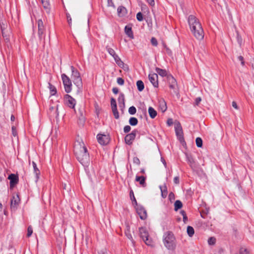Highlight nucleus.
I'll use <instances>...</instances> for the list:
<instances>
[{
	"label": "nucleus",
	"mask_w": 254,
	"mask_h": 254,
	"mask_svg": "<svg viewBox=\"0 0 254 254\" xmlns=\"http://www.w3.org/2000/svg\"><path fill=\"white\" fill-rule=\"evenodd\" d=\"M136 112V108L134 106L130 107L128 109V113L130 115H134Z\"/></svg>",
	"instance_id": "nucleus-38"
},
{
	"label": "nucleus",
	"mask_w": 254,
	"mask_h": 254,
	"mask_svg": "<svg viewBox=\"0 0 254 254\" xmlns=\"http://www.w3.org/2000/svg\"><path fill=\"white\" fill-rule=\"evenodd\" d=\"M148 113L152 119H154L157 116V112L151 107L148 108Z\"/></svg>",
	"instance_id": "nucleus-27"
},
{
	"label": "nucleus",
	"mask_w": 254,
	"mask_h": 254,
	"mask_svg": "<svg viewBox=\"0 0 254 254\" xmlns=\"http://www.w3.org/2000/svg\"><path fill=\"white\" fill-rule=\"evenodd\" d=\"M71 69L72 72V76L75 78L73 83L77 88V94H78L81 91L82 87V80L80 77L79 73L76 70H75L72 66H71Z\"/></svg>",
	"instance_id": "nucleus-4"
},
{
	"label": "nucleus",
	"mask_w": 254,
	"mask_h": 254,
	"mask_svg": "<svg viewBox=\"0 0 254 254\" xmlns=\"http://www.w3.org/2000/svg\"><path fill=\"white\" fill-rule=\"evenodd\" d=\"M32 233H33L32 228L31 226H30L28 227L27 236L28 237H29L30 236H31Z\"/></svg>",
	"instance_id": "nucleus-44"
},
{
	"label": "nucleus",
	"mask_w": 254,
	"mask_h": 254,
	"mask_svg": "<svg viewBox=\"0 0 254 254\" xmlns=\"http://www.w3.org/2000/svg\"><path fill=\"white\" fill-rule=\"evenodd\" d=\"M11 129H12V135L14 136H17V131H16V127L14 126H12V127H11Z\"/></svg>",
	"instance_id": "nucleus-49"
},
{
	"label": "nucleus",
	"mask_w": 254,
	"mask_h": 254,
	"mask_svg": "<svg viewBox=\"0 0 254 254\" xmlns=\"http://www.w3.org/2000/svg\"><path fill=\"white\" fill-rule=\"evenodd\" d=\"M177 86V85H169V87L171 89L175 90Z\"/></svg>",
	"instance_id": "nucleus-64"
},
{
	"label": "nucleus",
	"mask_w": 254,
	"mask_h": 254,
	"mask_svg": "<svg viewBox=\"0 0 254 254\" xmlns=\"http://www.w3.org/2000/svg\"><path fill=\"white\" fill-rule=\"evenodd\" d=\"M238 59L239 60V61L241 62V64H244V62L243 61V57L242 56H239Z\"/></svg>",
	"instance_id": "nucleus-61"
},
{
	"label": "nucleus",
	"mask_w": 254,
	"mask_h": 254,
	"mask_svg": "<svg viewBox=\"0 0 254 254\" xmlns=\"http://www.w3.org/2000/svg\"><path fill=\"white\" fill-rule=\"evenodd\" d=\"M64 102L67 106L71 108H74L76 104L75 99L67 94L64 96Z\"/></svg>",
	"instance_id": "nucleus-9"
},
{
	"label": "nucleus",
	"mask_w": 254,
	"mask_h": 254,
	"mask_svg": "<svg viewBox=\"0 0 254 254\" xmlns=\"http://www.w3.org/2000/svg\"><path fill=\"white\" fill-rule=\"evenodd\" d=\"M169 197L170 198V199H174V194L173 192H171L170 193L169 195Z\"/></svg>",
	"instance_id": "nucleus-63"
},
{
	"label": "nucleus",
	"mask_w": 254,
	"mask_h": 254,
	"mask_svg": "<svg viewBox=\"0 0 254 254\" xmlns=\"http://www.w3.org/2000/svg\"><path fill=\"white\" fill-rule=\"evenodd\" d=\"M175 129L176 135L177 136L179 140L181 142L183 141L184 137L182 127L180 122L177 121L175 122Z\"/></svg>",
	"instance_id": "nucleus-5"
},
{
	"label": "nucleus",
	"mask_w": 254,
	"mask_h": 254,
	"mask_svg": "<svg viewBox=\"0 0 254 254\" xmlns=\"http://www.w3.org/2000/svg\"><path fill=\"white\" fill-rule=\"evenodd\" d=\"M120 68L123 69L125 71H128L129 70L127 64H119Z\"/></svg>",
	"instance_id": "nucleus-41"
},
{
	"label": "nucleus",
	"mask_w": 254,
	"mask_h": 254,
	"mask_svg": "<svg viewBox=\"0 0 254 254\" xmlns=\"http://www.w3.org/2000/svg\"><path fill=\"white\" fill-rule=\"evenodd\" d=\"M117 83L120 85H123L124 84V80L122 78L119 77L117 78Z\"/></svg>",
	"instance_id": "nucleus-50"
},
{
	"label": "nucleus",
	"mask_w": 254,
	"mask_h": 254,
	"mask_svg": "<svg viewBox=\"0 0 254 254\" xmlns=\"http://www.w3.org/2000/svg\"><path fill=\"white\" fill-rule=\"evenodd\" d=\"M97 139L99 143L102 145L107 144L110 141V138L108 135L101 134L97 135Z\"/></svg>",
	"instance_id": "nucleus-8"
},
{
	"label": "nucleus",
	"mask_w": 254,
	"mask_h": 254,
	"mask_svg": "<svg viewBox=\"0 0 254 254\" xmlns=\"http://www.w3.org/2000/svg\"><path fill=\"white\" fill-rule=\"evenodd\" d=\"M108 6L115 7V6L113 1V0H108Z\"/></svg>",
	"instance_id": "nucleus-55"
},
{
	"label": "nucleus",
	"mask_w": 254,
	"mask_h": 254,
	"mask_svg": "<svg viewBox=\"0 0 254 254\" xmlns=\"http://www.w3.org/2000/svg\"><path fill=\"white\" fill-rule=\"evenodd\" d=\"M175 240V237L172 233L166 234L164 239L165 246L169 250H174L176 247Z\"/></svg>",
	"instance_id": "nucleus-3"
},
{
	"label": "nucleus",
	"mask_w": 254,
	"mask_h": 254,
	"mask_svg": "<svg viewBox=\"0 0 254 254\" xmlns=\"http://www.w3.org/2000/svg\"><path fill=\"white\" fill-rule=\"evenodd\" d=\"M43 7L47 13L50 12V3L49 0H40Z\"/></svg>",
	"instance_id": "nucleus-21"
},
{
	"label": "nucleus",
	"mask_w": 254,
	"mask_h": 254,
	"mask_svg": "<svg viewBox=\"0 0 254 254\" xmlns=\"http://www.w3.org/2000/svg\"><path fill=\"white\" fill-rule=\"evenodd\" d=\"M111 106L115 118L116 119H118L119 118V114L117 110L116 100L113 98L111 99Z\"/></svg>",
	"instance_id": "nucleus-10"
},
{
	"label": "nucleus",
	"mask_w": 254,
	"mask_h": 254,
	"mask_svg": "<svg viewBox=\"0 0 254 254\" xmlns=\"http://www.w3.org/2000/svg\"><path fill=\"white\" fill-rule=\"evenodd\" d=\"M131 127L129 126H126L124 127V130L125 132H128L130 130Z\"/></svg>",
	"instance_id": "nucleus-54"
},
{
	"label": "nucleus",
	"mask_w": 254,
	"mask_h": 254,
	"mask_svg": "<svg viewBox=\"0 0 254 254\" xmlns=\"http://www.w3.org/2000/svg\"><path fill=\"white\" fill-rule=\"evenodd\" d=\"M125 32L126 35L129 38H130L131 39L134 38L133 32L131 27L127 25L126 26L125 28Z\"/></svg>",
	"instance_id": "nucleus-19"
},
{
	"label": "nucleus",
	"mask_w": 254,
	"mask_h": 254,
	"mask_svg": "<svg viewBox=\"0 0 254 254\" xmlns=\"http://www.w3.org/2000/svg\"><path fill=\"white\" fill-rule=\"evenodd\" d=\"M8 179L10 180V188H12L14 186L18 183V178L17 176L13 174H10Z\"/></svg>",
	"instance_id": "nucleus-14"
},
{
	"label": "nucleus",
	"mask_w": 254,
	"mask_h": 254,
	"mask_svg": "<svg viewBox=\"0 0 254 254\" xmlns=\"http://www.w3.org/2000/svg\"><path fill=\"white\" fill-rule=\"evenodd\" d=\"M188 22L191 32L198 40L204 38V31L199 20L193 15H190L188 18Z\"/></svg>",
	"instance_id": "nucleus-2"
},
{
	"label": "nucleus",
	"mask_w": 254,
	"mask_h": 254,
	"mask_svg": "<svg viewBox=\"0 0 254 254\" xmlns=\"http://www.w3.org/2000/svg\"><path fill=\"white\" fill-rule=\"evenodd\" d=\"M196 145L198 147H201L202 146V140L201 138L197 137L195 140Z\"/></svg>",
	"instance_id": "nucleus-35"
},
{
	"label": "nucleus",
	"mask_w": 254,
	"mask_h": 254,
	"mask_svg": "<svg viewBox=\"0 0 254 254\" xmlns=\"http://www.w3.org/2000/svg\"><path fill=\"white\" fill-rule=\"evenodd\" d=\"M180 213L183 216L184 222L185 223H186L188 222V217L187 216L185 211L184 210H181Z\"/></svg>",
	"instance_id": "nucleus-36"
},
{
	"label": "nucleus",
	"mask_w": 254,
	"mask_h": 254,
	"mask_svg": "<svg viewBox=\"0 0 254 254\" xmlns=\"http://www.w3.org/2000/svg\"><path fill=\"white\" fill-rule=\"evenodd\" d=\"M115 61V62H116L117 64H120V58L118 57V55H117L116 54L115 55V56H114L113 57Z\"/></svg>",
	"instance_id": "nucleus-52"
},
{
	"label": "nucleus",
	"mask_w": 254,
	"mask_h": 254,
	"mask_svg": "<svg viewBox=\"0 0 254 254\" xmlns=\"http://www.w3.org/2000/svg\"><path fill=\"white\" fill-rule=\"evenodd\" d=\"M135 181L136 182H138L140 185L143 187L146 186L145 184V178L143 176H136L135 178Z\"/></svg>",
	"instance_id": "nucleus-23"
},
{
	"label": "nucleus",
	"mask_w": 254,
	"mask_h": 254,
	"mask_svg": "<svg viewBox=\"0 0 254 254\" xmlns=\"http://www.w3.org/2000/svg\"><path fill=\"white\" fill-rule=\"evenodd\" d=\"M138 121L136 118L131 117L129 120V123L131 126H136L137 124Z\"/></svg>",
	"instance_id": "nucleus-34"
},
{
	"label": "nucleus",
	"mask_w": 254,
	"mask_h": 254,
	"mask_svg": "<svg viewBox=\"0 0 254 254\" xmlns=\"http://www.w3.org/2000/svg\"><path fill=\"white\" fill-rule=\"evenodd\" d=\"M201 101V98L200 97H197L195 101V104L196 105H198L200 102Z\"/></svg>",
	"instance_id": "nucleus-58"
},
{
	"label": "nucleus",
	"mask_w": 254,
	"mask_h": 254,
	"mask_svg": "<svg viewBox=\"0 0 254 254\" xmlns=\"http://www.w3.org/2000/svg\"><path fill=\"white\" fill-rule=\"evenodd\" d=\"M133 161L134 164H136L137 165L140 164V160L136 157L133 158Z\"/></svg>",
	"instance_id": "nucleus-53"
},
{
	"label": "nucleus",
	"mask_w": 254,
	"mask_h": 254,
	"mask_svg": "<svg viewBox=\"0 0 254 254\" xmlns=\"http://www.w3.org/2000/svg\"><path fill=\"white\" fill-rule=\"evenodd\" d=\"M20 201L19 196L18 194H14L12 195L10 202L11 208L14 210L17 209Z\"/></svg>",
	"instance_id": "nucleus-7"
},
{
	"label": "nucleus",
	"mask_w": 254,
	"mask_h": 254,
	"mask_svg": "<svg viewBox=\"0 0 254 254\" xmlns=\"http://www.w3.org/2000/svg\"><path fill=\"white\" fill-rule=\"evenodd\" d=\"M62 80L64 86V89L66 93H69L71 91V82L69 78L64 74L62 75Z\"/></svg>",
	"instance_id": "nucleus-6"
},
{
	"label": "nucleus",
	"mask_w": 254,
	"mask_h": 254,
	"mask_svg": "<svg viewBox=\"0 0 254 254\" xmlns=\"http://www.w3.org/2000/svg\"><path fill=\"white\" fill-rule=\"evenodd\" d=\"M167 124L169 126H171L173 124V121L172 119H168L167 122Z\"/></svg>",
	"instance_id": "nucleus-56"
},
{
	"label": "nucleus",
	"mask_w": 254,
	"mask_h": 254,
	"mask_svg": "<svg viewBox=\"0 0 254 254\" xmlns=\"http://www.w3.org/2000/svg\"><path fill=\"white\" fill-rule=\"evenodd\" d=\"M38 23V34L40 39L42 38V35L45 32V28L43 24V22L41 19H39L37 21Z\"/></svg>",
	"instance_id": "nucleus-13"
},
{
	"label": "nucleus",
	"mask_w": 254,
	"mask_h": 254,
	"mask_svg": "<svg viewBox=\"0 0 254 254\" xmlns=\"http://www.w3.org/2000/svg\"><path fill=\"white\" fill-rule=\"evenodd\" d=\"M63 189L65 190H66L67 192L70 191V188L69 186L67 185L66 184H63Z\"/></svg>",
	"instance_id": "nucleus-51"
},
{
	"label": "nucleus",
	"mask_w": 254,
	"mask_h": 254,
	"mask_svg": "<svg viewBox=\"0 0 254 254\" xmlns=\"http://www.w3.org/2000/svg\"><path fill=\"white\" fill-rule=\"evenodd\" d=\"M74 148L75 154L79 162L83 166L87 165L89 162V156L82 140H78Z\"/></svg>",
	"instance_id": "nucleus-1"
},
{
	"label": "nucleus",
	"mask_w": 254,
	"mask_h": 254,
	"mask_svg": "<svg viewBox=\"0 0 254 254\" xmlns=\"http://www.w3.org/2000/svg\"><path fill=\"white\" fill-rule=\"evenodd\" d=\"M118 102L119 104L120 105L121 107L124 108L125 107V97L124 95L122 93L120 94L119 98H118Z\"/></svg>",
	"instance_id": "nucleus-26"
},
{
	"label": "nucleus",
	"mask_w": 254,
	"mask_h": 254,
	"mask_svg": "<svg viewBox=\"0 0 254 254\" xmlns=\"http://www.w3.org/2000/svg\"><path fill=\"white\" fill-rule=\"evenodd\" d=\"M136 18L139 21H142L143 19V15L141 12H139L136 14Z\"/></svg>",
	"instance_id": "nucleus-40"
},
{
	"label": "nucleus",
	"mask_w": 254,
	"mask_h": 254,
	"mask_svg": "<svg viewBox=\"0 0 254 254\" xmlns=\"http://www.w3.org/2000/svg\"><path fill=\"white\" fill-rule=\"evenodd\" d=\"M32 165L34 169V173L35 174L36 176V180L35 182H37L39 178V175H40V171L38 169V168L37 167L36 164L35 162H32Z\"/></svg>",
	"instance_id": "nucleus-20"
},
{
	"label": "nucleus",
	"mask_w": 254,
	"mask_h": 254,
	"mask_svg": "<svg viewBox=\"0 0 254 254\" xmlns=\"http://www.w3.org/2000/svg\"><path fill=\"white\" fill-rule=\"evenodd\" d=\"M136 85L137 87V89L139 91H142L144 88V84L141 80L137 81L136 82Z\"/></svg>",
	"instance_id": "nucleus-31"
},
{
	"label": "nucleus",
	"mask_w": 254,
	"mask_h": 254,
	"mask_svg": "<svg viewBox=\"0 0 254 254\" xmlns=\"http://www.w3.org/2000/svg\"><path fill=\"white\" fill-rule=\"evenodd\" d=\"M232 105L233 107H234L235 109L238 110V107L237 106V104L235 101H233L232 103Z\"/></svg>",
	"instance_id": "nucleus-59"
},
{
	"label": "nucleus",
	"mask_w": 254,
	"mask_h": 254,
	"mask_svg": "<svg viewBox=\"0 0 254 254\" xmlns=\"http://www.w3.org/2000/svg\"><path fill=\"white\" fill-rule=\"evenodd\" d=\"M113 92L114 93L116 94H117L118 93L119 90H118V89L117 88L114 87V88H113Z\"/></svg>",
	"instance_id": "nucleus-62"
},
{
	"label": "nucleus",
	"mask_w": 254,
	"mask_h": 254,
	"mask_svg": "<svg viewBox=\"0 0 254 254\" xmlns=\"http://www.w3.org/2000/svg\"><path fill=\"white\" fill-rule=\"evenodd\" d=\"M1 30L2 35L3 37L4 38L5 41L6 42H9V36H10L9 35V34H10L9 31L7 30H5L4 28L2 25H1Z\"/></svg>",
	"instance_id": "nucleus-17"
},
{
	"label": "nucleus",
	"mask_w": 254,
	"mask_h": 254,
	"mask_svg": "<svg viewBox=\"0 0 254 254\" xmlns=\"http://www.w3.org/2000/svg\"><path fill=\"white\" fill-rule=\"evenodd\" d=\"M156 71L159 75L161 76H165L167 75L168 70L166 69H161L160 68H156Z\"/></svg>",
	"instance_id": "nucleus-25"
},
{
	"label": "nucleus",
	"mask_w": 254,
	"mask_h": 254,
	"mask_svg": "<svg viewBox=\"0 0 254 254\" xmlns=\"http://www.w3.org/2000/svg\"><path fill=\"white\" fill-rule=\"evenodd\" d=\"M107 51L111 56L113 57L116 54L115 51L110 48H107Z\"/></svg>",
	"instance_id": "nucleus-45"
},
{
	"label": "nucleus",
	"mask_w": 254,
	"mask_h": 254,
	"mask_svg": "<svg viewBox=\"0 0 254 254\" xmlns=\"http://www.w3.org/2000/svg\"><path fill=\"white\" fill-rule=\"evenodd\" d=\"M160 189L161 191V195L163 197H166L167 195V188L165 185L163 186H160Z\"/></svg>",
	"instance_id": "nucleus-28"
},
{
	"label": "nucleus",
	"mask_w": 254,
	"mask_h": 254,
	"mask_svg": "<svg viewBox=\"0 0 254 254\" xmlns=\"http://www.w3.org/2000/svg\"><path fill=\"white\" fill-rule=\"evenodd\" d=\"M237 40L238 44L241 46L243 43V40L242 37L238 33L237 34Z\"/></svg>",
	"instance_id": "nucleus-37"
},
{
	"label": "nucleus",
	"mask_w": 254,
	"mask_h": 254,
	"mask_svg": "<svg viewBox=\"0 0 254 254\" xmlns=\"http://www.w3.org/2000/svg\"><path fill=\"white\" fill-rule=\"evenodd\" d=\"M49 88L50 90L51 95H54L57 93L56 88L54 86L49 83Z\"/></svg>",
	"instance_id": "nucleus-33"
},
{
	"label": "nucleus",
	"mask_w": 254,
	"mask_h": 254,
	"mask_svg": "<svg viewBox=\"0 0 254 254\" xmlns=\"http://www.w3.org/2000/svg\"><path fill=\"white\" fill-rule=\"evenodd\" d=\"M215 242L216 239L213 237L210 238L208 240V243L210 245H214L215 243Z\"/></svg>",
	"instance_id": "nucleus-42"
},
{
	"label": "nucleus",
	"mask_w": 254,
	"mask_h": 254,
	"mask_svg": "<svg viewBox=\"0 0 254 254\" xmlns=\"http://www.w3.org/2000/svg\"><path fill=\"white\" fill-rule=\"evenodd\" d=\"M118 14L120 17L125 16L127 12L126 8L123 6H120L117 9Z\"/></svg>",
	"instance_id": "nucleus-16"
},
{
	"label": "nucleus",
	"mask_w": 254,
	"mask_h": 254,
	"mask_svg": "<svg viewBox=\"0 0 254 254\" xmlns=\"http://www.w3.org/2000/svg\"><path fill=\"white\" fill-rule=\"evenodd\" d=\"M174 209L175 211H177L178 209L181 208L183 206V204L180 200H176L174 203Z\"/></svg>",
	"instance_id": "nucleus-29"
},
{
	"label": "nucleus",
	"mask_w": 254,
	"mask_h": 254,
	"mask_svg": "<svg viewBox=\"0 0 254 254\" xmlns=\"http://www.w3.org/2000/svg\"><path fill=\"white\" fill-rule=\"evenodd\" d=\"M159 108L162 112H165L167 109V104L164 100H162L159 102Z\"/></svg>",
	"instance_id": "nucleus-24"
},
{
	"label": "nucleus",
	"mask_w": 254,
	"mask_h": 254,
	"mask_svg": "<svg viewBox=\"0 0 254 254\" xmlns=\"http://www.w3.org/2000/svg\"><path fill=\"white\" fill-rule=\"evenodd\" d=\"M66 18H67V22H68L69 26H71L72 19H71V17L69 13L66 14Z\"/></svg>",
	"instance_id": "nucleus-47"
},
{
	"label": "nucleus",
	"mask_w": 254,
	"mask_h": 254,
	"mask_svg": "<svg viewBox=\"0 0 254 254\" xmlns=\"http://www.w3.org/2000/svg\"><path fill=\"white\" fill-rule=\"evenodd\" d=\"M139 232L140 237L144 240L146 239V240H148L149 235L148 232L145 228H141L139 229Z\"/></svg>",
	"instance_id": "nucleus-18"
},
{
	"label": "nucleus",
	"mask_w": 254,
	"mask_h": 254,
	"mask_svg": "<svg viewBox=\"0 0 254 254\" xmlns=\"http://www.w3.org/2000/svg\"><path fill=\"white\" fill-rule=\"evenodd\" d=\"M151 44L154 46H157V45H158V42H157V39L154 38V37H152L151 39Z\"/></svg>",
	"instance_id": "nucleus-43"
},
{
	"label": "nucleus",
	"mask_w": 254,
	"mask_h": 254,
	"mask_svg": "<svg viewBox=\"0 0 254 254\" xmlns=\"http://www.w3.org/2000/svg\"><path fill=\"white\" fill-rule=\"evenodd\" d=\"M136 135V131H132L131 133L127 135L125 138V142L127 144H131L134 139Z\"/></svg>",
	"instance_id": "nucleus-15"
},
{
	"label": "nucleus",
	"mask_w": 254,
	"mask_h": 254,
	"mask_svg": "<svg viewBox=\"0 0 254 254\" xmlns=\"http://www.w3.org/2000/svg\"><path fill=\"white\" fill-rule=\"evenodd\" d=\"M168 79L169 80V85H177L176 80L172 75H168Z\"/></svg>",
	"instance_id": "nucleus-30"
},
{
	"label": "nucleus",
	"mask_w": 254,
	"mask_h": 254,
	"mask_svg": "<svg viewBox=\"0 0 254 254\" xmlns=\"http://www.w3.org/2000/svg\"><path fill=\"white\" fill-rule=\"evenodd\" d=\"M125 234H126V236L127 237V238L129 240H130L131 241V242L132 243V244L134 245V242L133 241L132 235L131 234L130 227L128 226H127V229L126 230Z\"/></svg>",
	"instance_id": "nucleus-22"
},
{
	"label": "nucleus",
	"mask_w": 254,
	"mask_h": 254,
	"mask_svg": "<svg viewBox=\"0 0 254 254\" xmlns=\"http://www.w3.org/2000/svg\"><path fill=\"white\" fill-rule=\"evenodd\" d=\"M174 182L176 184H178L179 183V178L178 177H175L174 179Z\"/></svg>",
	"instance_id": "nucleus-60"
},
{
	"label": "nucleus",
	"mask_w": 254,
	"mask_h": 254,
	"mask_svg": "<svg viewBox=\"0 0 254 254\" xmlns=\"http://www.w3.org/2000/svg\"><path fill=\"white\" fill-rule=\"evenodd\" d=\"M148 3L151 6H153L155 4L154 0H146Z\"/></svg>",
	"instance_id": "nucleus-57"
},
{
	"label": "nucleus",
	"mask_w": 254,
	"mask_h": 254,
	"mask_svg": "<svg viewBox=\"0 0 254 254\" xmlns=\"http://www.w3.org/2000/svg\"><path fill=\"white\" fill-rule=\"evenodd\" d=\"M149 80L152 85L157 87L158 86V75L156 73L149 74L148 75Z\"/></svg>",
	"instance_id": "nucleus-12"
},
{
	"label": "nucleus",
	"mask_w": 254,
	"mask_h": 254,
	"mask_svg": "<svg viewBox=\"0 0 254 254\" xmlns=\"http://www.w3.org/2000/svg\"><path fill=\"white\" fill-rule=\"evenodd\" d=\"M187 159L191 166L194 163L193 159L190 156L188 155Z\"/></svg>",
	"instance_id": "nucleus-48"
},
{
	"label": "nucleus",
	"mask_w": 254,
	"mask_h": 254,
	"mask_svg": "<svg viewBox=\"0 0 254 254\" xmlns=\"http://www.w3.org/2000/svg\"><path fill=\"white\" fill-rule=\"evenodd\" d=\"M240 254H250L247 249L244 248H241L239 252Z\"/></svg>",
	"instance_id": "nucleus-39"
},
{
	"label": "nucleus",
	"mask_w": 254,
	"mask_h": 254,
	"mask_svg": "<svg viewBox=\"0 0 254 254\" xmlns=\"http://www.w3.org/2000/svg\"><path fill=\"white\" fill-rule=\"evenodd\" d=\"M136 212L139 215L140 218L142 220H145L147 218V212L145 209L142 206H138L136 208Z\"/></svg>",
	"instance_id": "nucleus-11"
},
{
	"label": "nucleus",
	"mask_w": 254,
	"mask_h": 254,
	"mask_svg": "<svg viewBox=\"0 0 254 254\" xmlns=\"http://www.w3.org/2000/svg\"><path fill=\"white\" fill-rule=\"evenodd\" d=\"M145 244L148 245V246H151V247H153L154 246V244L153 243V242H152L151 240H149L148 239V240H146V239L145 240H143Z\"/></svg>",
	"instance_id": "nucleus-46"
},
{
	"label": "nucleus",
	"mask_w": 254,
	"mask_h": 254,
	"mask_svg": "<svg viewBox=\"0 0 254 254\" xmlns=\"http://www.w3.org/2000/svg\"><path fill=\"white\" fill-rule=\"evenodd\" d=\"M187 234L190 237H192L194 233V230L193 227L190 226H188L187 227Z\"/></svg>",
	"instance_id": "nucleus-32"
}]
</instances>
